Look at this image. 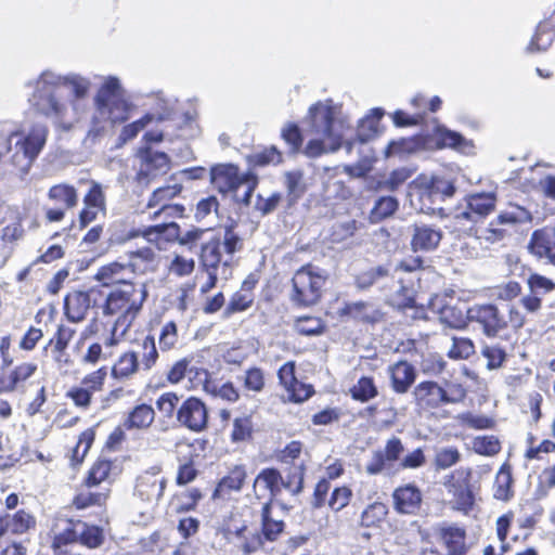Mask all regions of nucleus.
<instances>
[{"instance_id": "obj_19", "label": "nucleus", "mask_w": 555, "mask_h": 555, "mask_svg": "<svg viewBox=\"0 0 555 555\" xmlns=\"http://www.w3.org/2000/svg\"><path fill=\"white\" fill-rule=\"evenodd\" d=\"M527 287L529 293L519 300L527 313H538L542 309L543 296L555 291V281L538 272L528 275Z\"/></svg>"}, {"instance_id": "obj_51", "label": "nucleus", "mask_w": 555, "mask_h": 555, "mask_svg": "<svg viewBox=\"0 0 555 555\" xmlns=\"http://www.w3.org/2000/svg\"><path fill=\"white\" fill-rule=\"evenodd\" d=\"M80 524L81 520L79 519H67V526L62 531L54 534L51 547L55 553H61V550L64 546L79 543L78 527Z\"/></svg>"}, {"instance_id": "obj_58", "label": "nucleus", "mask_w": 555, "mask_h": 555, "mask_svg": "<svg viewBox=\"0 0 555 555\" xmlns=\"http://www.w3.org/2000/svg\"><path fill=\"white\" fill-rule=\"evenodd\" d=\"M54 81L59 89L68 88L76 99H81L87 95L90 89V81L87 78L78 75L72 76H54Z\"/></svg>"}, {"instance_id": "obj_8", "label": "nucleus", "mask_w": 555, "mask_h": 555, "mask_svg": "<svg viewBox=\"0 0 555 555\" xmlns=\"http://www.w3.org/2000/svg\"><path fill=\"white\" fill-rule=\"evenodd\" d=\"M59 91L54 75L43 73L37 81L29 102L37 114L54 118L57 124H61L66 113V105L57 100Z\"/></svg>"}, {"instance_id": "obj_24", "label": "nucleus", "mask_w": 555, "mask_h": 555, "mask_svg": "<svg viewBox=\"0 0 555 555\" xmlns=\"http://www.w3.org/2000/svg\"><path fill=\"white\" fill-rule=\"evenodd\" d=\"M528 253L538 260L555 267V227H543L531 233L527 245Z\"/></svg>"}, {"instance_id": "obj_43", "label": "nucleus", "mask_w": 555, "mask_h": 555, "mask_svg": "<svg viewBox=\"0 0 555 555\" xmlns=\"http://www.w3.org/2000/svg\"><path fill=\"white\" fill-rule=\"evenodd\" d=\"M427 142L435 150L460 149L465 145V138L443 125H437L427 135Z\"/></svg>"}, {"instance_id": "obj_64", "label": "nucleus", "mask_w": 555, "mask_h": 555, "mask_svg": "<svg viewBox=\"0 0 555 555\" xmlns=\"http://www.w3.org/2000/svg\"><path fill=\"white\" fill-rule=\"evenodd\" d=\"M266 373L259 366H250L244 372L243 387L246 391L260 393L266 388Z\"/></svg>"}, {"instance_id": "obj_17", "label": "nucleus", "mask_w": 555, "mask_h": 555, "mask_svg": "<svg viewBox=\"0 0 555 555\" xmlns=\"http://www.w3.org/2000/svg\"><path fill=\"white\" fill-rule=\"evenodd\" d=\"M177 422L188 430L199 434L209 426V411L204 400L190 396L177 410Z\"/></svg>"}, {"instance_id": "obj_52", "label": "nucleus", "mask_w": 555, "mask_h": 555, "mask_svg": "<svg viewBox=\"0 0 555 555\" xmlns=\"http://www.w3.org/2000/svg\"><path fill=\"white\" fill-rule=\"evenodd\" d=\"M79 544L89 550L101 547L105 542L104 529L98 525H91L85 521L80 524Z\"/></svg>"}, {"instance_id": "obj_54", "label": "nucleus", "mask_w": 555, "mask_h": 555, "mask_svg": "<svg viewBox=\"0 0 555 555\" xmlns=\"http://www.w3.org/2000/svg\"><path fill=\"white\" fill-rule=\"evenodd\" d=\"M281 138L287 145L289 155H297L301 152L304 145V134L300 127L294 122H286L281 129Z\"/></svg>"}, {"instance_id": "obj_2", "label": "nucleus", "mask_w": 555, "mask_h": 555, "mask_svg": "<svg viewBox=\"0 0 555 555\" xmlns=\"http://www.w3.org/2000/svg\"><path fill=\"white\" fill-rule=\"evenodd\" d=\"M235 228L233 223L228 224L222 237L215 234L201 243L197 255L199 271L231 269L234 254L244 248V241Z\"/></svg>"}, {"instance_id": "obj_31", "label": "nucleus", "mask_w": 555, "mask_h": 555, "mask_svg": "<svg viewBox=\"0 0 555 555\" xmlns=\"http://www.w3.org/2000/svg\"><path fill=\"white\" fill-rule=\"evenodd\" d=\"M391 390L397 395L406 393L416 380V370L408 360H399L387 367Z\"/></svg>"}, {"instance_id": "obj_1", "label": "nucleus", "mask_w": 555, "mask_h": 555, "mask_svg": "<svg viewBox=\"0 0 555 555\" xmlns=\"http://www.w3.org/2000/svg\"><path fill=\"white\" fill-rule=\"evenodd\" d=\"M93 279L102 287L108 288L100 309L103 317L114 319L105 346L115 347L120 341L117 337L118 330L120 336H125L141 314L149 298L147 286L145 283L125 279V267L119 261L101 266Z\"/></svg>"}, {"instance_id": "obj_10", "label": "nucleus", "mask_w": 555, "mask_h": 555, "mask_svg": "<svg viewBox=\"0 0 555 555\" xmlns=\"http://www.w3.org/2000/svg\"><path fill=\"white\" fill-rule=\"evenodd\" d=\"M108 378V366L102 365L85 374L78 385L72 386L65 393L80 410H89L96 395L104 392Z\"/></svg>"}, {"instance_id": "obj_7", "label": "nucleus", "mask_w": 555, "mask_h": 555, "mask_svg": "<svg viewBox=\"0 0 555 555\" xmlns=\"http://www.w3.org/2000/svg\"><path fill=\"white\" fill-rule=\"evenodd\" d=\"M219 532L228 541L235 543L244 555H250L264 548L262 541H257V528H251L250 522L244 518L238 509L231 511L223 517Z\"/></svg>"}, {"instance_id": "obj_29", "label": "nucleus", "mask_w": 555, "mask_h": 555, "mask_svg": "<svg viewBox=\"0 0 555 555\" xmlns=\"http://www.w3.org/2000/svg\"><path fill=\"white\" fill-rule=\"evenodd\" d=\"M393 508L403 515H416L423 502L421 489L414 483L399 486L392 492Z\"/></svg>"}, {"instance_id": "obj_45", "label": "nucleus", "mask_w": 555, "mask_h": 555, "mask_svg": "<svg viewBox=\"0 0 555 555\" xmlns=\"http://www.w3.org/2000/svg\"><path fill=\"white\" fill-rule=\"evenodd\" d=\"M139 356V365L143 372H150L159 361L160 350L156 347L155 336L152 333L135 339Z\"/></svg>"}, {"instance_id": "obj_36", "label": "nucleus", "mask_w": 555, "mask_h": 555, "mask_svg": "<svg viewBox=\"0 0 555 555\" xmlns=\"http://www.w3.org/2000/svg\"><path fill=\"white\" fill-rule=\"evenodd\" d=\"M37 371L38 365L35 362L18 363L9 372L8 376L0 375V395L14 392L33 377Z\"/></svg>"}, {"instance_id": "obj_35", "label": "nucleus", "mask_w": 555, "mask_h": 555, "mask_svg": "<svg viewBox=\"0 0 555 555\" xmlns=\"http://www.w3.org/2000/svg\"><path fill=\"white\" fill-rule=\"evenodd\" d=\"M115 464L114 461L104 456H98L87 470L81 486L87 489H92L101 486L102 483L111 485L113 481Z\"/></svg>"}, {"instance_id": "obj_59", "label": "nucleus", "mask_w": 555, "mask_h": 555, "mask_svg": "<svg viewBox=\"0 0 555 555\" xmlns=\"http://www.w3.org/2000/svg\"><path fill=\"white\" fill-rule=\"evenodd\" d=\"M472 443L473 451L481 456H494L502 450V443L494 435L477 436Z\"/></svg>"}, {"instance_id": "obj_20", "label": "nucleus", "mask_w": 555, "mask_h": 555, "mask_svg": "<svg viewBox=\"0 0 555 555\" xmlns=\"http://www.w3.org/2000/svg\"><path fill=\"white\" fill-rule=\"evenodd\" d=\"M162 467L155 465L140 474L135 480L134 494L143 502H158L166 488L167 480L160 477Z\"/></svg>"}, {"instance_id": "obj_44", "label": "nucleus", "mask_w": 555, "mask_h": 555, "mask_svg": "<svg viewBox=\"0 0 555 555\" xmlns=\"http://www.w3.org/2000/svg\"><path fill=\"white\" fill-rule=\"evenodd\" d=\"M441 238L442 232L439 229L426 224L414 225L411 247L414 251H430L438 247Z\"/></svg>"}, {"instance_id": "obj_63", "label": "nucleus", "mask_w": 555, "mask_h": 555, "mask_svg": "<svg viewBox=\"0 0 555 555\" xmlns=\"http://www.w3.org/2000/svg\"><path fill=\"white\" fill-rule=\"evenodd\" d=\"M352 496L353 493L349 486H337L332 490L326 505L333 513H338L350 504Z\"/></svg>"}, {"instance_id": "obj_42", "label": "nucleus", "mask_w": 555, "mask_h": 555, "mask_svg": "<svg viewBox=\"0 0 555 555\" xmlns=\"http://www.w3.org/2000/svg\"><path fill=\"white\" fill-rule=\"evenodd\" d=\"M49 135V129L44 125H35L20 142L21 149L26 158L31 163L43 150Z\"/></svg>"}, {"instance_id": "obj_12", "label": "nucleus", "mask_w": 555, "mask_h": 555, "mask_svg": "<svg viewBox=\"0 0 555 555\" xmlns=\"http://www.w3.org/2000/svg\"><path fill=\"white\" fill-rule=\"evenodd\" d=\"M469 323L477 324L488 338H496L507 331L506 315L492 302L475 304L468 308Z\"/></svg>"}, {"instance_id": "obj_23", "label": "nucleus", "mask_w": 555, "mask_h": 555, "mask_svg": "<svg viewBox=\"0 0 555 555\" xmlns=\"http://www.w3.org/2000/svg\"><path fill=\"white\" fill-rule=\"evenodd\" d=\"M211 182L219 193H235L238 188L249 181L250 173H240L238 166L234 164H218L210 169Z\"/></svg>"}, {"instance_id": "obj_28", "label": "nucleus", "mask_w": 555, "mask_h": 555, "mask_svg": "<svg viewBox=\"0 0 555 555\" xmlns=\"http://www.w3.org/2000/svg\"><path fill=\"white\" fill-rule=\"evenodd\" d=\"M340 318L351 319L357 323L374 325L384 321L385 313L379 307L369 301L346 302L339 310Z\"/></svg>"}, {"instance_id": "obj_39", "label": "nucleus", "mask_w": 555, "mask_h": 555, "mask_svg": "<svg viewBox=\"0 0 555 555\" xmlns=\"http://www.w3.org/2000/svg\"><path fill=\"white\" fill-rule=\"evenodd\" d=\"M421 197H439L444 201L455 194L456 188L452 181L443 177L433 176L429 179L418 180L415 184Z\"/></svg>"}, {"instance_id": "obj_18", "label": "nucleus", "mask_w": 555, "mask_h": 555, "mask_svg": "<svg viewBox=\"0 0 555 555\" xmlns=\"http://www.w3.org/2000/svg\"><path fill=\"white\" fill-rule=\"evenodd\" d=\"M247 480L248 469L246 464L241 463L231 466L225 475L217 481L211 492V500L222 503L231 501L234 494L243 491Z\"/></svg>"}, {"instance_id": "obj_48", "label": "nucleus", "mask_w": 555, "mask_h": 555, "mask_svg": "<svg viewBox=\"0 0 555 555\" xmlns=\"http://www.w3.org/2000/svg\"><path fill=\"white\" fill-rule=\"evenodd\" d=\"M349 393L354 401L365 403L378 396V387L372 376H361L357 383L350 387Z\"/></svg>"}, {"instance_id": "obj_61", "label": "nucleus", "mask_w": 555, "mask_h": 555, "mask_svg": "<svg viewBox=\"0 0 555 555\" xmlns=\"http://www.w3.org/2000/svg\"><path fill=\"white\" fill-rule=\"evenodd\" d=\"M294 326L297 333L306 336L320 335L326 330L324 321L314 315H302L296 318Z\"/></svg>"}, {"instance_id": "obj_3", "label": "nucleus", "mask_w": 555, "mask_h": 555, "mask_svg": "<svg viewBox=\"0 0 555 555\" xmlns=\"http://www.w3.org/2000/svg\"><path fill=\"white\" fill-rule=\"evenodd\" d=\"M309 116L313 127L327 140V144L324 140L311 139L307 142L301 152L308 158H318L324 154L338 151L343 145L344 137L337 130V124L340 125L341 122L337 121L333 109L321 103H317L310 106Z\"/></svg>"}, {"instance_id": "obj_21", "label": "nucleus", "mask_w": 555, "mask_h": 555, "mask_svg": "<svg viewBox=\"0 0 555 555\" xmlns=\"http://www.w3.org/2000/svg\"><path fill=\"white\" fill-rule=\"evenodd\" d=\"M403 452L404 446L402 440L397 436L390 437L385 442L383 450L373 452L371 461L365 466V472L371 476H375L386 469H390L396 462L402 460Z\"/></svg>"}, {"instance_id": "obj_55", "label": "nucleus", "mask_w": 555, "mask_h": 555, "mask_svg": "<svg viewBox=\"0 0 555 555\" xmlns=\"http://www.w3.org/2000/svg\"><path fill=\"white\" fill-rule=\"evenodd\" d=\"M399 207V202L393 196L379 197L369 214L371 223H379L386 218L392 216Z\"/></svg>"}, {"instance_id": "obj_32", "label": "nucleus", "mask_w": 555, "mask_h": 555, "mask_svg": "<svg viewBox=\"0 0 555 555\" xmlns=\"http://www.w3.org/2000/svg\"><path fill=\"white\" fill-rule=\"evenodd\" d=\"M90 291L74 289L69 292L64 298V314L68 321L73 323L82 322L91 308V293Z\"/></svg>"}, {"instance_id": "obj_5", "label": "nucleus", "mask_w": 555, "mask_h": 555, "mask_svg": "<svg viewBox=\"0 0 555 555\" xmlns=\"http://www.w3.org/2000/svg\"><path fill=\"white\" fill-rule=\"evenodd\" d=\"M327 278L326 271L317 264L301 266L292 278L291 301L299 308L317 305L322 299Z\"/></svg>"}, {"instance_id": "obj_9", "label": "nucleus", "mask_w": 555, "mask_h": 555, "mask_svg": "<svg viewBox=\"0 0 555 555\" xmlns=\"http://www.w3.org/2000/svg\"><path fill=\"white\" fill-rule=\"evenodd\" d=\"M135 157L139 165L133 180L139 185L147 186L171 169L170 156L163 151L153 150L152 146H140L135 152Z\"/></svg>"}, {"instance_id": "obj_37", "label": "nucleus", "mask_w": 555, "mask_h": 555, "mask_svg": "<svg viewBox=\"0 0 555 555\" xmlns=\"http://www.w3.org/2000/svg\"><path fill=\"white\" fill-rule=\"evenodd\" d=\"M555 41V10L535 27L534 34L527 46L530 53L544 52Z\"/></svg>"}, {"instance_id": "obj_47", "label": "nucleus", "mask_w": 555, "mask_h": 555, "mask_svg": "<svg viewBox=\"0 0 555 555\" xmlns=\"http://www.w3.org/2000/svg\"><path fill=\"white\" fill-rule=\"evenodd\" d=\"M182 184H167L155 189L147 198L146 208L153 209L163 205L173 204L172 201L181 194Z\"/></svg>"}, {"instance_id": "obj_62", "label": "nucleus", "mask_w": 555, "mask_h": 555, "mask_svg": "<svg viewBox=\"0 0 555 555\" xmlns=\"http://www.w3.org/2000/svg\"><path fill=\"white\" fill-rule=\"evenodd\" d=\"M179 343L178 325L175 321L166 322L158 334V345L160 352H169L177 348Z\"/></svg>"}, {"instance_id": "obj_40", "label": "nucleus", "mask_w": 555, "mask_h": 555, "mask_svg": "<svg viewBox=\"0 0 555 555\" xmlns=\"http://www.w3.org/2000/svg\"><path fill=\"white\" fill-rule=\"evenodd\" d=\"M155 416L151 404L139 403L127 412L122 422L128 431H145L153 425Z\"/></svg>"}, {"instance_id": "obj_46", "label": "nucleus", "mask_w": 555, "mask_h": 555, "mask_svg": "<svg viewBox=\"0 0 555 555\" xmlns=\"http://www.w3.org/2000/svg\"><path fill=\"white\" fill-rule=\"evenodd\" d=\"M532 220L531 212L519 205L511 204L505 210H502L494 219L493 225L514 227L527 223Z\"/></svg>"}, {"instance_id": "obj_11", "label": "nucleus", "mask_w": 555, "mask_h": 555, "mask_svg": "<svg viewBox=\"0 0 555 555\" xmlns=\"http://www.w3.org/2000/svg\"><path fill=\"white\" fill-rule=\"evenodd\" d=\"M473 470L460 467L451 472L444 479V487L452 495V508L468 514L475 506V493L472 485Z\"/></svg>"}, {"instance_id": "obj_60", "label": "nucleus", "mask_w": 555, "mask_h": 555, "mask_svg": "<svg viewBox=\"0 0 555 555\" xmlns=\"http://www.w3.org/2000/svg\"><path fill=\"white\" fill-rule=\"evenodd\" d=\"M205 392L211 397L220 398L228 403H235L241 399L240 389L231 380H228L221 385L215 383L205 386Z\"/></svg>"}, {"instance_id": "obj_53", "label": "nucleus", "mask_w": 555, "mask_h": 555, "mask_svg": "<svg viewBox=\"0 0 555 555\" xmlns=\"http://www.w3.org/2000/svg\"><path fill=\"white\" fill-rule=\"evenodd\" d=\"M168 227L164 225V222L158 224L146 225L143 228L131 229L128 232L127 237H143L147 243L154 245L157 249H163L164 231H166Z\"/></svg>"}, {"instance_id": "obj_57", "label": "nucleus", "mask_w": 555, "mask_h": 555, "mask_svg": "<svg viewBox=\"0 0 555 555\" xmlns=\"http://www.w3.org/2000/svg\"><path fill=\"white\" fill-rule=\"evenodd\" d=\"M388 515V507L383 502L369 504L361 514L360 525L364 528L379 527Z\"/></svg>"}, {"instance_id": "obj_27", "label": "nucleus", "mask_w": 555, "mask_h": 555, "mask_svg": "<svg viewBox=\"0 0 555 555\" xmlns=\"http://www.w3.org/2000/svg\"><path fill=\"white\" fill-rule=\"evenodd\" d=\"M128 261L120 262L125 272L129 270L133 274L155 273L159 269L160 257L150 246H143L127 253Z\"/></svg>"}, {"instance_id": "obj_25", "label": "nucleus", "mask_w": 555, "mask_h": 555, "mask_svg": "<svg viewBox=\"0 0 555 555\" xmlns=\"http://www.w3.org/2000/svg\"><path fill=\"white\" fill-rule=\"evenodd\" d=\"M253 493L258 500L268 498L267 501L274 502L282 492V474L275 467L262 468L254 478Z\"/></svg>"}, {"instance_id": "obj_34", "label": "nucleus", "mask_w": 555, "mask_h": 555, "mask_svg": "<svg viewBox=\"0 0 555 555\" xmlns=\"http://www.w3.org/2000/svg\"><path fill=\"white\" fill-rule=\"evenodd\" d=\"M466 209L461 217L468 221H477L492 214L496 206V195L494 193H474L466 198Z\"/></svg>"}, {"instance_id": "obj_49", "label": "nucleus", "mask_w": 555, "mask_h": 555, "mask_svg": "<svg viewBox=\"0 0 555 555\" xmlns=\"http://www.w3.org/2000/svg\"><path fill=\"white\" fill-rule=\"evenodd\" d=\"M513 482L511 467L507 464H503L495 478L494 499L503 502L509 501L514 496Z\"/></svg>"}, {"instance_id": "obj_41", "label": "nucleus", "mask_w": 555, "mask_h": 555, "mask_svg": "<svg viewBox=\"0 0 555 555\" xmlns=\"http://www.w3.org/2000/svg\"><path fill=\"white\" fill-rule=\"evenodd\" d=\"M142 371L139 365V356L133 350H126L119 354L113 363L108 374L118 382L131 379L137 373Z\"/></svg>"}, {"instance_id": "obj_33", "label": "nucleus", "mask_w": 555, "mask_h": 555, "mask_svg": "<svg viewBox=\"0 0 555 555\" xmlns=\"http://www.w3.org/2000/svg\"><path fill=\"white\" fill-rule=\"evenodd\" d=\"M164 225L168 227V229L164 231L163 248L169 244L178 243L192 249L198 242H204L203 237L208 231L207 229L192 227L190 230L181 233V227L176 221L164 222Z\"/></svg>"}, {"instance_id": "obj_30", "label": "nucleus", "mask_w": 555, "mask_h": 555, "mask_svg": "<svg viewBox=\"0 0 555 555\" xmlns=\"http://www.w3.org/2000/svg\"><path fill=\"white\" fill-rule=\"evenodd\" d=\"M111 495V489H104L102 491H92L91 489L85 488V490L78 491L72 500V506L77 511H82L89 507L100 508L98 514V520L100 522L108 524V517L106 513L107 501Z\"/></svg>"}, {"instance_id": "obj_14", "label": "nucleus", "mask_w": 555, "mask_h": 555, "mask_svg": "<svg viewBox=\"0 0 555 555\" xmlns=\"http://www.w3.org/2000/svg\"><path fill=\"white\" fill-rule=\"evenodd\" d=\"M47 197L55 207L47 208L44 217L48 222H61L66 211L74 209L79 202V194L75 185L61 182L49 188Z\"/></svg>"}, {"instance_id": "obj_38", "label": "nucleus", "mask_w": 555, "mask_h": 555, "mask_svg": "<svg viewBox=\"0 0 555 555\" xmlns=\"http://www.w3.org/2000/svg\"><path fill=\"white\" fill-rule=\"evenodd\" d=\"M438 538L447 548V555H466V531L464 528L448 525L441 526L437 531Z\"/></svg>"}, {"instance_id": "obj_15", "label": "nucleus", "mask_w": 555, "mask_h": 555, "mask_svg": "<svg viewBox=\"0 0 555 555\" xmlns=\"http://www.w3.org/2000/svg\"><path fill=\"white\" fill-rule=\"evenodd\" d=\"M296 362L291 360L285 362L278 370L279 385L286 392V401L295 404L304 403L314 393L312 384L300 380L296 375Z\"/></svg>"}, {"instance_id": "obj_16", "label": "nucleus", "mask_w": 555, "mask_h": 555, "mask_svg": "<svg viewBox=\"0 0 555 555\" xmlns=\"http://www.w3.org/2000/svg\"><path fill=\"white\" fill-rule=\"evenodd\" d=\"M260 281V271L255 270L242 281L240 288L231 294L222 310V318L229 320L234 315L248 311L255 304V289Z\"/></svg>"}, {"instance_id": "obj_26", "label": "nucleus", "mask_w": 555, "mask_h": 555, "mask_svg": "<svg viewBox=\"0 0 555 555\" xmlns=\"http://www.w3.org/2000/svg\"><path fill=\"white\" fill-rule=\"evenodd\" d=\"M37 527L36 516L21 508L13 514L2 513L0 514V540L7 534L11 535H23Z\"/></svg>"}, {"instance_id": "obj_50", "label": "nucleus", "mask_w": 555, "mask_h": 555, "mask_svg": "<svg viewBox=\"0 0 555 555\" xmlns=\"http://www.w3.org/2000/svg\"><path fill=\"white\" fill-rule=\"evenodd\" d=\"M96 435V426L89 427L80 433L76 446L72 450L70 463L73 466L80 465L90 448L92 447Z\"/></svg>"}, {"instance_id": "obj_13", "label": "nucleus", "mask_w": 555, "mask_h": 555, "mask_svg": "<svg viewBox=\"0 0 555 555\" xmlns=\"http://www.w3.org/2000/svg\"><path fill=\"white\" fill-rule=\"evenodd\" d=\"M78 183L88 188L82 198L83 207L78 215L79 228L85 229L100 214H106V194L103 185L94 179L81 178L78 180Z\"/></svg>"}, {"instance_id": "obj_56", "label": "nucleus", "mask_w": 555, "mask_h": 555, "mask_svg": "<svg viewBox=\"0 0 555 555\" xmlns=\"http://www.w3.org/2000/svg\"><path fill=\"white\" fill-rule=\"evenodd\" d=\"M254 436V423L251 415H241L233 420L230 440L233 443L250 441Z\"/></svg>"}, {"instance_id": "obj_22", "label": "nucleus", "mask_w": 555, "mask_h": 555, "mask_svg": "<svg viewBox=\"0 0 555 555\" xmlns=\"http://www.w3.org/2000/svg\"><path fill=\"white\" fill-rule=\"evenodd\" d=\"M286 522L274 515L272 501H266L261 504L259 511V526L257 528L256 540L262 541L263 546L267 543H275L285 532Z\"/></svg>"}, {"instance_id": "obj_4", "label": "nucleus", "mask_w": 555, "mask_h": 555, "mask_svg": "<svg viewBox=\"0 0 555 555\" xmlns=\"http://www.w3.org/2000/svg\"><path fill=\"white\" fill-rule=\"evenodd\" d=\"M412 397L416 409L434 412L448 404L463 402L467 391L461 383H447L442 386L436 380L425 379L414 386Z\"/></svg>"}, {"instance_id": "obj_6", "label": "nucleus", "mask_w": 555, "mask_h": 555, "mask_svg": "<svg viewBox=\"0 0 555 555\" xmlns=\"http://www.w3.org/2000/svg\"><path fill=\"white\" fill-rule=\"evenodd\" d=\"M99 114L111 125H120L130 118L133 105L125 99V91L117 77L108 76L94 96Z\"/></svg>"}]
</instances>
